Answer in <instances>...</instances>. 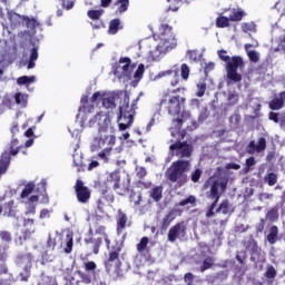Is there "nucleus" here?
I'll use <instances>...</instances> for the list:
<instances>
[{"instance_id": "1", "label": "nucleus", "mask_w": 285, "mask_h": 285, "mask_svg": "<svg viewBox=\"0 0 285 285\" xmlns=\"http://www.w3.org/2000/svg\"><path fill=\"white\" fill-rule=\"evenodd\" d=\"M88 124L89 128H92L95 124L98 127V136L94 138L90 150L91 153H97V150L102 149L99 151L98 157L108 164V161H110L112 148H115L117 141V138L115 137V127H112V124L110 122V116L106 112H98Z\"/></svg>"}, {"instance_id": "2", "label": "nucleus", "mask_w": 285, "mask_h": 285, "mask_svg": "<svg viewBox=\"0 0 285 285\" xmlns=\"http://www.w3.org/2000/svg\"><path fill=\"white\" fill-rule=\"evenodd\" d=\"M94 237H101V240L106 243L107 249L109 252V257L105 262V267L107 273L110 271H119V266H121V261H119V254L121 253V244L116 243L110 246V238L106 233V226L98 225L94 230Z\"/></svg>"}, {"instance_id": "3", "label": "nucleus", "mask_w": 285, "mask_h": 285, "mask_svg": "<svg viewBox=\"0 0 285 285\" xmlns=\"http://www.w3.org/2000/svg\"><path fill=\"white\" fill-rule=\"evenodd\" d=\"M157 39L159 42L156 46V49L149 51L148 55V59L151 61H159L161 55H166V52H170V50L177 47V40H175V36L173 35V28L168 24L160 26V33Z\"/></svg>"}, {"instance_id": "4", "label": "nucleus", "mask_w": 285, "mask_h": 285, "mask_svg": "<svg viewBox=\"0 0 285 285\" xmlns=\"http://www.w3.org/2000/svg\"><path fill=\"white\" fill-rule=\"evenodd\" d=\"M139 97H137L130 105V97L125 95L119 106L118 126L119 130H126L132 126L135 121V111L137 110V104Z\"/></svg>"}, {"instance_id": "5", "label": "nucleus", "mask_w": 285, "mask_h": 285, "mask_svg": "<svg viewBox=\"0 0 285 285\" xmlns=\"http://www.w3.org/2000/svg\"><path fill=\"white\" fill-rule=\"evenodd\" d=\"M190 170V160L179 159L174 161L166 170L165 175L169 181L184 186L188 181V173Z\"/></svg>"}, {"instance_id": "6", "label": "nucleus", "mask_w": 285, "mask_h": 285, "mask_svg": "<svg viewBox=\"0 0 285 285\" xmlns=\"http://www.w3.org/2000/svg\"><path fill=\"white\" fill-rule=\"evenodd\" d=\"M179 91H181V88L169 91L168 94H165L160 100V106L166 108L169 115H179V112H181V108L186 104V98L177 95Z\"/></svg>"}, {"instance_id": "7", "label": "nucleus", "mask_w": 285, "mask_h": 285, "mask_svg": "<svg viewBox=\"0 0 285 285\" xmlns=\"http://www.w3.org/2000/svg\"><path fill=\"white\" fill-rule=\"evenodd\" d=\"M228 187V178L222 176H212L204 184V188H209V199H214L219 202V198L224 193H226V188Z\"/></svg>"}, {"instance_id": "8", "label": "nucleus", "mask_w": 285, "mask_h": 285, "mask_svg": "<svg viewBox=\"0 0 285 285\" xmlns=\"http://www.w3.org/2000/svg\"><path fill=\"white\" fill-rule=\"evenodd\" d=\"M244 58L234 56L226 63L227 78L234 83L242 81V75L237 70H244Z\"/></svg>"}, {"instance_id": "9", "label": "nucleus", "mask_w": 285, "mask_h": 285, "mask_svg": "<svg viewBox=\"0 0 285 285\" xmlns=\"http://www.w3.org/2000/svg\"><path fill=\"white\" fill-rule=\"evenodd\" d=\"M98 99H101L104 108L112 109L117 107V101H119V92L111 91H96L91 97V104H95Z\"/></svg>"}, {"instance_id": "10", "label": "nucleus", "mask_w": 285, "mask_h": 285, "mask_svg": "<svg viewBox=\"0 0 285 285\" xmlns=\"http://www.w3.org/2000/svg\"><path fill=\"white\" fill-rule=\"evenodd\" d=\"M244 248H246V250H248L250 253V261L252 262H262L264 259V257L262 256V248H259V246L257 245V240H255V238H253V236H249L247 238H245L242 242Z\"/></svg>"}, {"instance_id": "11", "label": "nucleus", "mask_w": 285, "mask_h": 285, "mask_svg": "<svg viewBox=\"0 0 285 285\" xmlns=\"http://www.w3.org/2000/svg\"><path fill=\"white\" fill-rule=\"evenodd\" d=\"M169 150L180 159H190V156L193 155V146L188 145V142L178 141L173 144L170 145Z\"/></svg>"}, {"instance_id": "12", "label": "nucleus", "mask_w": 285, "mask_h": 285, "mask_svg": "<svg viewBox=\"0 0 285 285\" xmlns=\"http://www.w3.org/2000/svg\"><path fill=\"white\" fill-rule=\"evenodd\" d=\"M173 121L176 132H179V130H181V126H184V124L187 130H195V128H197V121L193 119L190 111H184L181 118L174 119Z\"/></svg>"}, {"instance_id": "13", "label": "nucleus", "mask_w": 285, "mask_h": 285, "mask_svg": "<svg viewBox=\"0 0 285 285\" xmlns=\"http://www.w3.org/2000/svg\"><path fill=\"white\" fill-rule=\"evenodd\" d=\"M186 237V223L181 222L170 227L168 232V242L175 244L177 239H184Z\"/></svg>"}, {"instance_id": "14", "label": "nucleus", "mask_w": 285, "mask_h": 285, "mask_svg": "<svg viewBox=\"0 0 285 285\" xmlns=\"http://www.w3.org/2000/svg\"><path fill=\"white\" fill-rule=\"evenodd\" d=\"M77 199L80 204L90 202V189L83 185V181L78 179L75 185Z\"/></svg>"}, {"instance_id": "15", "label": "nucleus", "mask_w": 285, "mask_h": 285, "mask_svg": "<svg viewBox=\"0 0 285 285\" xmlns=\"http://www.w3.org/2000/svg\"><path fill=\"white\" fill-rule=\"evenodd\" d=\"M101 237H96L92 227L89 228V234L85 238V244L92 250L94 255H99V248H101L102 244Z\"/></svg>"}, {"instance_id": "16", "label": "nucleus", "mask_w": 285, "mask_h": 285, "mask_svg": "<svg viewBox=\"0 0 285 285\" xmlns=\"http://www.w3.org/2000/svg\"><path fill=\"white\" fill-rule=\"evenodd\" d=\"M248 155H259L266 150V138L259 137L257 140H250L247 148Z\"/></svg>"}, {"instance_id": "17", "label": "nucleus", "mask_w": 285, "mask_h": 285, "mask_svg": "<svg viewBox=\"0 0 285 285\" xmlns=\"http://www.w3.org/2000/svg\"><path fill=\"white\" fill-rule=\"evenodd\" d=\"M80 108H79V112L77 115V117H81V126H83V124H86V120L88 119L86 117V115L92 112V110H95V105L94 104H90L88 102V96H82L81 97V100H80Z\"/></svg>"}, {"instance_id": "18", "label": "nucleus", "mask_w": 285, "mask_h": 285, "mask_svg": "<svg viewBox=\"0 0 285 285\" xmlns=\"http://www.w3.org/2000/svg\"><path fill=\"white\" fill-rule=\"evenodd\" d=\"M72 159H73V167L76 168L77 173L83 171V154L79 151V144H76L73 146Z\"/></svg>"}, {"instance_id": "19", "label": "nucleus", "mask_w": 285, "mask_h": 285, "mask_svg": "<svg viewBox=\"0 0 285 285\" xmlns=\"http://www.w3.org/2000/svg\"><path fill=\"white\" fill-rule=\"evenodd\" d=\"M161 77H173L175 80H173L170 83L175 87L179 83V69L174 67L173 69L161 71L156 76V79H161Z\"/></svg>"}, {"instance_id": "20", "label": "nucleus", "mask_w": 285, "mask_h": 285, "mask_svg": "<svg viewBox=\"0 0 285 285\" xmlns=\"http://www.w3.org/2000/svg\"><path fill=\"white\" fill-rule=\"evenodd\" d=\"M285 106V91L279 92L269 101L271 110H282Z\"/></svg>"}, {"instance_id": "21", "label": "nucleus", "mask_w": 285, "mask_h": 285, "mask_svg": "<svg viewBox=\"0 0 285 285\" xmlns=\"http://www.w3.org/2000/svg\"><path fill=\"white\" fill-rule=\"evenodd\" d=\"M119 63H120V68H121V77H130L132 70H135V67H132L131 61H130V58H120L119 60Z\"/></svg>"}, {"instance_id": "22", "label": "nucleus", "mask_w": 285, "mask_h": 285, "mask_svg": "<svg viewBox=\"0 0 285 285\" xmlns=\"http://www.w3.org/2000/svg\"><path fill=\"white\" fill-rule=\"evenodd\" d=\"M265 219L272 224L277 222L279 219V206L275 205L274 207L267 209Z\"/></svg>"}, {"instance_id": "23", "label": "nucleus", "mask_w": 285, "mask_h": 285, "mask_svg": "<svg viewBox=\"0 0 285 285\" xmlns=\"http://www.w3.org/2000/svg\"><path fill=\"white\" fill-rule=\"evenodd\" d=\"M266 239L268 244H271V246H274V244H277V239H279V228L276 225H273L269 228Z\"/></svg>"}, {"instance_id": "24", "label": "nucleus", "mask_w": 285, "mask_h": 285, "mask_svg": "<svg viewBox=\"0 0 285 285\" xmlns=\"http://www.w3.org/2000/svg\"><path fill=\"white\" fill-rule=\"evenodd\" d=\"M17 266H32V254H19L16 258Z\"/></svg>"}, {"instance_id": "25", "label": "nucleus", "mask_w": 285, "mask_h": 285, "mask_svg": "<svg viewBox=\"0 0 285 285\" xmlns=\"http://www.w3.org/2000/svg\"><path fill=\"white\" fill-rule=\"evenodd\" d=\"M124 26H121V20L119 18L112 19L109 22L108 35H117L119 30H122Z\"/></svg>"}, {"instance_id": "26", "label": "nucleus", "mask_w": 285, "mask_h": 285, "mask_svg": "<svg viewBox=\"0 0 285 285\" xmlns=\"http://www.w3.org/2000/svg\"><path fill=\"white\" fill-rule=\"evenodd\" d=\"M176 217L177 214H175V210H170L168 214H166L160 223L163 230H166V228H168V226L175 222Z\"/></svg>"}, {"instance_id": "27", "label": "nucleus", "mask_w": 285, "mask_h": 285, "mask_svg": "<svg viewBox=\"0 0 285 285\" xmlns=\"http://www.w3.org/2000/svg\"><path fill=\"white\" fill-rule=\"evenodd\" d=\"M163 195H164L163 186H156L149 190V197H151L154 202H161Z\"/></svg>"}, {"instance_id": "28", "label": "nucleus", "mask_w": 285, "mask_h": 285, "mask_svg": "<svg viewBox=\"0 0 285 285\" xmlns=\"http://www.w3.org/2000/svg\"><path fill=\"white\" fill-rule=\"evenodd\" d=\"M37 59H39V48L33 47L30 50L29 61L27 63L28 70H32V68H35V66H36L35 61H37Z\"/></svg>"}, {"instance_id": "29", "label": "nucleus", "mask_w": 285, "mask_h": 285, "mask_svg": "<svg viewBox=\"0 0 285 285\" xmlns=\"http://www.w3.org/2000/svg\"><path fill=\"white\" fill-rule=\"evenodd\" d=\"M108 181L109 184H111L114 190H118L119 181H121V176L119 175V171H112L109 175Z\"/></svg>"}, {"instance_id": "30", "label": "nucleus", "mask_w": 285, "mask_h": 285, "mask_svg": "<svg viewBox=\"0 0 285 285\" xmlns=\"http://www.w3.org/2000/svg\"><path fill=\"white\" fill-rule=\"evenodd\" d=\"M246 17V12L243 9H233L229 14V21H242Z\"/></svg>"}, {"instance_id": "31", "label": "nucleus", "mask_w": 285, "mask_h": 285, "mask_svg": "<svg viewBox=\"0 0 285 285\" xmlns=\"http://www.w3.org/2000/svg\"><path fill=\"white\" fill-rule=\"evenodd\" d=\"M35 81H37L36 76H22L17 79L18 86H27V88L30 83H35Z\"/></svg>"}, {"instance_id": "32", "label": "nucleus", "mask_w": 285, "mask_h": 285, "mask_svg": "<svg viewBox=\"0 0 285 285\" xmlns=\"http://www.w3.org/2000/svg\"><path fill=\"white\" fill-rule=\"evenodd\" d=\"M216 213H222L223 215H228L229 213H233V206L230 203H228L227 199L223 200V203L219 205Z\"/></svg>"}, {"instance_id": "33", "label": "nucleus", "mask_w": 285, "mask_h": 285, "mask_svg": "<svg viewBox=\"0 0 285 285\" xmlns=\"http://www.w3.org/2000/svg\"><path fill=\"white\" fill-rule=\"evenodd\" d=\"M16 104L18 106H21V108H26L28 106V95L22 94V92H17L14 96Z\"/></svg>"}, {"instance_id": "34", "label": "nucleus", "mask_w": 285, "mask_h": 285, "mask_svg": "<svg viewBox=\"0 0 285 285\" xmlns=\"http://www.w3.org/2000/svg\"><path fill=\"white\" fill-rule=\"evenodd\" d=\"M23 226L28 227L30 226V229L23 232L24 239H28L32 233H35V219H24Z\"/></svg>"}, {"instance_id": "35", "label": "nucleus", "mask_w": 285, "mask_h": 285, "mask_svg": "<svg viewBox=\"0 0 285 285\" xmlns=\"http://www.w3.org/2000/svg\"><path fill=\"white\" fill-rule=\"evenodd\" d=\"M101 195V198L106 202L107 206H110V204L115 202V195L110 191V189H102Z\"/></svg>"}, {"instance_id": "36", "label": "nucleus", "mask_w": 285, "mask_h": 285, "mask_svg": "<svg viewBox=\"0 0 285 285\" xmlns=\"http://www.w3.org/2000/svg\"><path fill=\"white\" fill-rule=\"evenodd\" d=\"M227 104L228 106H237L239 104V95L236 91H228Z\"/></svg>"}, {"instance_id": "37", "label": "nucleus", "mask_w": 285, "mask_h": 285, "mask_svg": "<svg viewBox=\"0 0 285 285\" xmlns=\"http://www.w3.org/2000/svg\"><path fill=\"white\" fill-rule=\"evenodd\" d=\"M127 222H128V217L126 216V214H124L121 210H119L118 218H117L118 230H124V228H126Z\"/></svg>"}, {"instance_id": "38", "label": "nucleus", "mask_w": 285, "mask_h": 285, "mask_svg": "<svg viewBox=\"0 0 285 285\" xmlns=\"http://www.w3.org/2000/svg\"><path fill=\"white\" fill-rule=\"evenodd\" d=\"M35 183L33 181H30V183H28L26 186H24V188H23V190H22V193H21V195H20V197H21V199H26V197H28L29 195H31L32 194V190H35Z\"/></svg>"}, {"instance_id": "39", "label": "nucleus", "mask_w": 285, "mask_h": 285, "mask_svg": "<svg viewBox=\"0 0 285 285\" xmlns=\"http://www.w3.org/2000/svg\"><path fill=\"white\" fill-rule=\"evenodd\" d=\"M216 26L217 28H228L230 26V18L219 16L216 19Z\"/></svg>"}, {"instance_id": "40", "label": "nucleus", "mask_w": 285, "mask_h": 285, "mask_svg": "<svg viewBox=\"0 0 285 285\" xmlns=\"http://www.w3.org/2000/svg\"><path fill=\"white\" fill-rule=\"evenodd\" d=\"M102 14H104V9L89 10L87 12V17H89V19H92V21H99V19H101Z\"/></svg>"}, {"instance_id": "41", "label": "nucleus", "mask_w": 285, "mask_h": 285, "mask_svg": "<svg viewBox=\"0 0 285 285\" xmlns=\"http://www.w3.org/2000/svg\"><path fill=\"white\" fill-rule=\"evenodd\" d=\"M116 6H118V12L122 14V12H126L128 10V7L130 6L129 0H117Z\"/></svg>"}, {"instance_id": "42", "label": "nucleus", "mask_w": 285, "mask_h": 285, "mask_svg": "<svg viewBox=\"0 0 285 285\" xmlns=\"http://www.w3.org/2000/svg\"><path fill=\"white\" fill-rule=\"evenodd\" d=\"M30 268H32V265H24L22 272L19 274L21 282H28L30 279Z\"/></svg>"}, {"instance_id": "43", "label": "nucleus", "mask_w": 285, "mask_h": 285, "mask_svg": "<svg viewBox=\"0 0 285 285\" xmlns=\"http://www.w3.org/2000/svg\"><path fill=\"white\" fill-rule=\"evenodd\" d=\"M247 52V57L252 63H258L259 61V52L256 50L247 49L245 50Z\"/></svg>"}, {"instance_id": "44", "label": "nucleus", "mask_w": 285, "mask_h": 285, "mask_svg": "<svg viewBox=\"0 0 285 285\" xmlns=\"http://www.w3.org/2000/svg\"><path fill=\"white\" fill-rule=\"evenodd\" d=\"M242 30L243 32H256L257 26L255 24V22H243Z\"/></svg>"}, {"instance_id": "45", "label": "nucleus", "mask_w": 285, "mask_h": 285, "mask_svg": "<svg viewBox=\"0 0 285 285\" xmlns=\"http://www.w3.org/2000/svg\"><path fill=\"white\" fill-rule=\"evenodd\" d=\"M255 164H257L255 161V157L247 158L245 161V168L243 169L244 175H248V171L252 170V168H253V166H255Z\"/></svg>"}, {"instance_id": "46", "label": "nucleus", "mask_w": 285, "mask_h": 285, "mask_svg": "<svg viewBox=\"0 0 285 285\" xmlns=\"http://www.w3.org/2000/svg\"><path fill=\"white\" fill-rule=\"evenodd\" d=\"M213 264H215V261L212 257L205 258L203 265L200 266V273H204L205 271H208V268H212Z\"/></svg>"}, {"instance_id": "47", "label": "nucleus", "mask_w": 285, "mask_h": 285, "mask_svg": "<svg viewBox=\"0 0 285 285\" xmlns=\"http://www.w3.org/2000/svg\"><path fill=\"white\" fill-rule=\"evenodd\" d=\"M180 76H181V79H184L185 81H188V77H190V68L188 67V65L186 63L181 65Z\"/></svg>"}, {"instance_id": "48", "label": "nucleus", "mask_w": 285, "mask_h": 285, "mask_svg": "<svg viewBox=\"0 0 285 285\" xmlns=\"http://www.w3.org/2000/svg\"><path fill=\"white\" fill-rule=\"evenodd\" d=\"M265 181L268 184V186H275L277 184V176L275 173H268L265 176Z\"/></svg>"}, {"instance_id": "49", "label": "nucleus", "mask_w": 285, "mask_h": 285, "mask_svg": "<svg viewBox=\"0 0 285 285\" xmlns=\"http://www.w3.org/2000/svg\"><path fill=\"white\" fill-rule=\"evenodd\" d=\"M265 277L267 279H274L275 277H277V271L275 269L274 266H272V265L267 266V269L265 272Z\"/></svg>"}, {"instance_id": "50", "label": "nucleus", "mask_w": 285, "mask_h": 285, "mask_svg": "<svg viewBox=\"0 0 285 285\" xmlns=\"http://www.w3.org/2000/svg\"><path fill=\"white\" fill-rule=\"evenodd\" d=\"M148 248V237H142L140 242L137 244L138 253H144Z\"/></svg>"}, {"instance_id": "51", "label": "nucleus", "mask_w": 285, "mask_h": 285, "mask_svg": "<svg viewBox=\"0 0 285 285\" xmlns=\"http://www.w3.org/2000/svg\"><path fill=\"white\" fill-rule=\"evenodd\" d=\"M144 72H145V67L142 63H140L134 73V79L136 81H141V77H144Z\"/></svg>"}, {"instance_id": "52", "label": "nucleus", "mask_w": 285, "mask_h": 285, "mask_svg": "<svg viewBox=\"0 0 285 285\" xmlns=\"http://www.w3.org/2000/svg\"><path fill=\"white\" fill-rule=\"evenodd\" d=\"M186 57L187 59H189V61H199V53L197 52V50H188Z\"/></svg>"}, {"instance_id": "53", "label": "nucleus", "mask_w": 285, "mask_h": 285, "mask_svg": "<svg viewBox=\"0 0 285 285\" xmlns=\"http://www.w3.org/2000/svg\"><path fill=\"white\" fill-rule=\"evenodd\" d=\"M130 202L135 206H139V204H141V193H131Z\"/></svg>"}, {"instance_id": "54", "label": "nucleus", "mask_w": 285, "mask_h": 285, "mask_svg": "<svg viewBox=\"0 0 285 285\" xmlns=\"http://www.w3.org/2000/svg\"><path fill=\"white\" fill-rule=\"evenodd\" d=\"M274 195L271 193H259L258 194V200L264 204V202H271L273 199Z\"/></svg>"}, {"instance_id": "55", "label": "nucleus", "mask_w": 285, "mask_h": 285, "mask_svg": "<svg viewBox=\"0 0 285 285\" xmlns=\"http://www.w3.org/2000/svg\"><path fill=\"white\" fill-rule=\"evenodd\" d=\"M136 175L138 179H144V177L148 175V171L146 170L145 167L136 166Z\"/></svg>"}, {"instance_id": "56", "label": "nucleus", "mask_w": 285, "mask_h": 285, "mask_svg": "<svg viewBox=\"0 0 285 285\" xmlns=\"http://www.w3.org/2000/svg\"><path fill=\"white\" fill-rule=\"evenodd\" d=\"M0 239L10 244V242H12V234H10V232L2 230L0 232Z\"/></svg>"}, {"instance_id": "57", "label": "nucleus", "mask_w": 285, "mask_h": 285, "mask_svg": "<svg viewBox=\"0 0 285 285\" xmlns=\"http://www.w3.org/2000/svg\"><path fill=\"white\" fill-rule=\"evenodd\" d=\"M197 198L195 196H189L178 203V206H188V204H195Z\"/></svg>"}, {"instance_id": "58", "label": "nucleus", "mask_w": 285, "mask_h": 285, "mask_svg": "<svg viewBox=\"0 0 285 285\" xmlns=\"http://www.w3.org/2000/svg\"><path fill=\"white\" fill-rule=\"evenodd\" d=\"M65 253H72V234H67V247L65 248Z\"/></svg>"}, {"instance_id": "59", "label": "nucleus", "mask_w": 285, "mask_h": 285, "mask_svg": "<svg viewBox=\"0 0 285 285\" xmlns=\"http://www.w3.org/2000/svg\"><path fill=\"white\" fill-rule=\"evenodd\" d=\"M202 169L197 168L195 171L191 173V181H194V184H197V181H199V179H202Z\"/></svg>"}, {"instance_id": "60", "label": "nucleus", "mask_w": 285, "mask_h": 285, "mask_svg": "<svg viewBox=\"0 0 285 285\" xmlns=\"http://www.w3.org/2000/svg\"><path fill=\"white\" fill-rule=\"evenodd\" d=\"M78 275L80 279L83 282V284H90V282H92V277L89 274H86L83 272H78Z\"/></svg>"}, {"instance_id": "61", "label": "nucleus", "mask_w": 285, "mask_h": 285, "mask_svg": "<svg viewBox=\"0 0 285 285\" xmlns=\"http://www.w3.org/2000/svg\"><path fill=\"white\" fill-rule=\"evenodd\" d=\"M12 206H14V200H11L3 205V207L0 206V214L6 210V213H12Z\"/></svg>"}, {"instance_id": "62", "label": "nucleus", "mask_w": 285, "mask_h": 285, "mask_svg": "<svg viewBox=\"0 0 285 285\" xmlns=\"http://www.w3.org/2000/svg\"><path fill=\"white\" fill-rule=\"evenodd\" d=\"M197 96L203 97L206 94V82H200L197 85Z\"/></svg>"}, {"instance_id": "63", "label": "nucleus", "mask_w": 285, "mask_h": 285, "mask_svg": "<svg viewBox=\"0 0 285 285\" xmlns=\"http://www.w3.org/2000/svg\"><path fill=\"white\" fill-rule=\"evenodd\" d=\"M39 22L37 21V19H28L27 21V28H29L30 30H35V28H38Z\"/></svg>"}, {"instance_id": "64", "label": "nucleus", "mask_w": 285, "mask_h": 285, "mask_svg": "<svg viewBox=\"0 0 285 285\" xmlns=\"http://www.w3.org/2000/svg\"><path fill=\"white\" fill-rule=\"evenodd\" d=\"M85 269L90 272V271H96L97 269V264L92 261L85 263Z\"/></svg>"}]
</instances>
